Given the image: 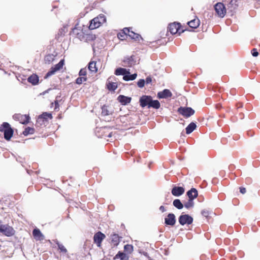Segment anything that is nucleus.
Instances as JSON below:
<instances>
[{
    "instance_id": "1",
    "label": "nucleus",
    "mask_w": 260,
    "mask_h": 260,
    "mask_svg": "<svg viewBox=\"0 0 260 260\" xmlns=\"http://www.w3.org/2000/svg\"><path fill=\"white\" fill-rule=\"evenodd\" d=\"M106 21L105 16L103 14H100L91 20L89 27L90 29L96 28L100 27L101 24L104 23Z\"/></svg>"
},
{
    "instance_id": "2",
    "label": "nucleus",
    "mask_w": 260,
    "mask_h": 260,
    "mask_svg": "<svg viewBox=\"0 0 260 260\" xmlns=\"http://www.w3.org/2000/svg\"><path fill=\"white\" fill-rule=\"evenodd\" d=\"M0 131L4 132V138L7 140H9L12 137L13 131L10 127V125L7 122H4L3 124L0 126Z\"/></svg>"
},
{
    "instance_id": "3",
    "label": "nucleus",
    "mask_w": 260,
    "mask_h": 260,
    "mask_svg": "<svg viewBox=\"0 0 260 260\" xmlns=\"http://www.w3.org/2000/svg\"><path fill=\"white\" fill-rule=\"evenodd\" d=\"M214 9L218 17L223 18L225 16L226 12V9L224 4H223L222 3H217L216 5H215Z\"/></svg>"
},
{
    "instance_id": "4",
    "label": "nucleus",
    "mask_w": 260,
    "mask_h": 260,
    "mask_svg": "<svg viewBox=\"0 0 260 260\" xmlns=\"http://www.w3.org/2000/svg\"><path fill=\"white\" fill-rule=\"evenodd\" d=\"M15 230L14 229L8 224H0V233L4 235L10 237L14 235Z\"/></svg>"
},
{
    "instance_id": "5",
    "label": "nucleus",
    "mask_w": 260,
    "mask_h": 260,
    "mask_svg": "<svg viewBox=\"0 0 260 260\" xmlns=\"http://www.w3.org/2000/svg\"><path fill=\"white\" fill-rule=\"evenodd\" d=\"M178 112L184 117L188 118L194 113V110L190 107H182L178 108Z\"/></svg>"
},
{
    "instance_id": "6",
    "label": "nucleus",
    "mask_w": 260,
    "mask_h": 260,
    "mask_svg": "<svg viewBox=\"0 0 260 260\" xmlns=\"http://www.w3.org/2000/svg\"><path fill=\"white\" fill-rule=\"evenodd\" d=\"M179 222L180 224L183 225L185 224H190L193 221V218L188 214L181 215L179 217Z\"/></svg>"
},
{
    "instance_id": "7",
    "label": "nucleus",
    "mask_w": 260,
    "mask_h": 260,
    "mask_svg": "<svg viewBox=\"0 0 260 260\" xmlns=\"http://www.w3.org/2000/svg\"><path fill=\"white\" fill-rule=\"evenodd\" d=\"M63 64H64V61L63 60H61L57 64H56L54 67H52L51 69V70L50 71H49L47 74L46 75L45 78H47L51 76H52V75L54 74L55 73L59 70L60 69H61L63 66Z\"/></svg>"
},
{
    "instance_id": "8",
    "label": "nucleus",
    "mask_w": 260,
    "mask_h": 260,
    "mask_svg": "<svg viewBox=\"0 0 260 260\" xmlns=\"http://www.w3.org/2000/svg\"><path fill=\"white\" fill-rule=\"evenodd\" d=\"M13 117L14 119L19 121L20 123L23 124L27 123L29 119V116L20 114H15Z\"/></svg>"
},
{
    "instance_id": "9",
    "label": "nucleus",
    "mask_w": 260,
    "mask_h": 260,
    "mask_svg": "<svg viewBox=\"0 0 260 260\" xmlns=\"http://www.w3.org/2000/svg\"><path fill=\"white\" fill-rule=\"evenodd\" d=\"M105 237L106 236L104 234L101 232H99L94 235V242L98 247H100L102 241L105 239Z\"/></svg>"
},
{
    "instance_id": "10",
    "label": "nucleus",
    "mask_w": 260,
    "mask_h": 260,
    "mask_svg": "<svg viewBox=\"0 0 260 260\" xmlns=\"http://www.w3.org/2000/svg\"><path fill=\"white\" fill-rule=\"evenodd\" d=\"M165 223L166 225L174 226L176 223V217L173 213H169L165 218Z\"/></svg>"
},
{
    "instance_id": "11",
    "label": "nucleus",
    "mask_w": 260,
    "mask_h": 260,
    "mask_svg": "<svg viewBox=\"0 0 260 260\" xmlns=\"http://www.w3.org/2000/svg\"><path fill=\"white\" fill-rule=\"evenodd\" d=\"M151 97L148 95H143L140 99V106L144 108L146 106H149Z\"/></svg>"
},
{
    "instance_id": "12",
    "label": "nucleus",
    "mask_w": 260,
    "mask_h": 260,
    "mask_svg": "<svg viewBox=\"0 0 260 260\" xmlns=\"http://www.w3.org/2000/svg\"><path fill=\"white\" fill-rule=\"evenodd\" d=\"M180 23L174 22L169 24L168 29L172 34H176L179 30Z\"/></svg>"
},
{
    "instance_id": "13",
    "label": "nucleus",
    "mask_w": 260,
    "mask_h": 260,
    "mask_svg": "<svg viewBox=\"0 0 260 260\" xmlns=\"http://www.w3.org/2000/svg\"><path fill=\"white\" fill-rule=\"evenodd\" d=\"M185 189L182 187L175 186L172 189V193L176 197H179L184 193Z\"/></svg>"
},
{
    "instance_id": "14",
    "label": "nucleus",
    "mask_w": 260,
    "mask_h": 260,
    "mask_svg": "<svg viewBox=\"0 0 260 260\" xmlns=\"http://www.w3.org/2000/svg\"><path fill=\"white\" fill-rule=\"evenodd\" d=\"M32 235L36 240L42 241L44 239V236L38 229H35L32 231Z\"/></svg>"
},
{
    "instance_id": "15",
    "label": "nucleus",
    "mask_w": 260,
    "mask_h": 260,
    "mask_svg": "<svg viewBox=\"0 0 260 260\" xmlns=\"http://www.w3.org/2000/svg\"><path fill=\"white\" fill-rule=\"evenodd\" d=\"M172 93L169 89H165L161 92H159L157 96L159 99L167 98L172 96Z\"/></svg>"
},
{
    "instance_id": "16",
    "label": "nucleus",
    "mask_w": 260,
    "mask_h": 260,
    "mask_svg": "<svg viewBox=\"0 0 260 260\" xmlns=\"http://www.w3.org/2000/svg\"><path fill=\"white\" fill-rule=\"evenodd\" d=\"M187 196L189 199L193 200L198 197V191L196 188H192L190 190L187 192Z\"/></svg>"
},
{
    "instance_id": "17",
    "label": "nucleus",
    "mask_w": 260,
    "mask_h": 260,
    "mask_svg": "<svg viewBox=\"0 0 260 260\" xmlns=\"http://www.w3.org/2000/svg\"><path fill=\"white\" fill-rule=\"evenodd\" d=\"M118 101L122 105H125L129 103L131 101V98L120 95L117 98Z\"/></svg>"
},
{
    "instance_id": "18",
    "label": "nucleus",
    "mask_w": 260,
    "mask_h": 260,
    "mask_svg": "<svg viewBox=\"0 0 260 260\" xmlns=\"http://www.w3.org/2000/svg\"><path fill=\"white\" fill-rule=\"evenodd\" d=\"M130 74V72L129 71V70H126V69H124V68H117L115 71V74L116 75H123V76H124L125 74Z\"/></svg>"
},
{
    "instance_id": "19",
    "label": "nucleus",
    "mask_w": 260,
    "mask_h": 260,
    "mask_svg": "<svg viewBox=\"0 0 260 260\" xmlns=\"http://www.w3.org/2000/svg\"><path fill=\"white\" fill-rule=\"evenodd\" d=\"M189 27L192 28H197L200 25V20L198 18L194 19L187 22Z\"/></svg>"
},
{
    "instance_id": "20",
    "label": "nucleus",
    "mask_w": 260,
    "mask_h": 260,
    "mask_svg": "<svg viewBox=\"0 0 260 260\" xmlns=\"http://www.w3.org/2000/svg\"><path fill=\"white\" fill-rule=\"evenodd\" d=\"M111 78H108L107 83V87L110 90H115L117 87V83L115 82H112L110 81Z\"/></svg>"
},
{
    "instance_id": "21",
    "label": "nucleus",
    "mask_w": 260,
    "mask_h": 260,
    "mask_svg": "<svg viewBox=\"0 0 260 260\" xmlns=\"http://www.w3.org/2000/svg\"><path fill=\"white\" fill-rule=\"evenodd\" d=\"M111 242L114 245L117 246L119 243V237L117 234H114L111 236Z\"/></svg>"
},
{
    "instance_id": "22",
    "label": "nucleus",
    "mask_w": 260,
    "mask_h": 260,
    "mask_svg": "<svg viewBox=\"0 0 260 260\" xmlns=\"http://www.w3.org/2000/svg\"><path fill=\"white\" fill-rule=\"evenodd\" d=\"M28 81L34 85L38 83L39 81V78L36 75H32L28 78Z\"/></svg>"
},
{
    "instance_id": "23",
    "label": "nucleus",
    "mask_w": 260,
    "mask_h": 260,
    "mask_svg": "<svg viewBox=\"0 0 260 260\" xmlns=\"http://www.w3.org/2000/svg\"><path fill=\"white\" fill-rule=\"evenodd\" d=\"M112 113V112L109 110V108L108 106L104 105L102 107V115L107 116V115L111 114Z\"/></svg>"
},
{
    "instance_id": "24",
    "label": "nucleus",
    "mask_w": 260,
    "mask_h": 260,
    "mask_svg": "<svg viewBox=\"0 0 260 260\" xmlns=\"http://www.w3.org/2000/svg\"><path fill=\"white\" fill-rule=\"evenodd\" d=\"M196 128V124L193 123H190L186 128V133L187 134H189L193 132V131Z\"/></svg>"
},
{
    "instance_id": "25",
    "label": "nucleus",
    "mask_w": 260,
    "mask_h": 260,
    "mask_svg": "<svg viewBox=\"0 0 260 260\" xmlns=\"http://www.w3.org/2000/svg\"><path fill=\"white\" fill-rule=\"evenodd\" d=\"M88 69L91 72L96 73L98 71L96 67V62L94 61H90L88 64Z\"/></svg>"
},
{
    "instance_id": "26",
    "label": "nucleus",
    "mask_w": 260,
    "mask_h": 260,
    "mask_svg": "<svg viewBox=\"0 0 260 260\" xmlns=\"http://www.w3.org/2000/svg\"><path fill=\"white\" fill-rule=\"evenodd\" d=\"M137 76V74H134L132 75L129 74H125L123 77V79L125 81H129V80H135Z\"/></svg>"
},
{
    "instance_id": "27",
    "label": "nucleus",
    "mask_w": 260,
    "mask_h": 260,
    "mask_svg": "<svg viewBox=\"0 0 260 260\" xmlns=\"http://www.w3.org/2000/svg\"><path fill=\"white\" fill-rule=\"evenodd\" d=\"M173 205L178 209H181L183 208V204L179 199H175L173 202Z\"/></svg>"
},
{
    "instance_id": "28",
    "label": "nucleus",
    "mask_w": 260,
    "mask_h": 260,
    "mask_svg": "<svg viewBox=\"0 0 260 260\" xmlns=\"http://www.w3.org/2000/svg\"><path fill=\"white\" fill-rule=\"evenodd\" d=\"M149 107L158 109L160 107V103L157 100H152L151 98L149 108Z\"/></svg>"
},
{
    "instance_id": "29",
    "label": "nucleus",
    "mask_w": 260,
    "mask_h": 260,
    "mask_svg": "<svg viewBox=\"0 0 260 260\" xmlns=\"http://www.w3.org/2000/svg\"><path fill=\"white\" fill-rule=\"evenodd\" d=\"M129 37H131L132 39H134L135 40H139L140 39H142V38L140 35L136 34L133 31H131L129 33Z\"/></svg>"
},
{
    "instance_id": "30",
    "label": "nucleus",
    "mask_w": 260,
    "mask_h": 260,
    "mask_svg": "<svg viewBox=\"0 0 260 260\" xmlns=\"http://www.w3.org/2000/svg\"><path fill=\"white\" fill-rule=\"evenodd\" d=\"M184 206L187 209L192 208L194 206L193 200L188 199V201L184 204Z\"/></svg>"
},
{
    "instance_id": "31",
    "label": "nucleus",
    "mask_w": 260,
    "mask_h": 260,
    "mask_svg": "<svg viewBox=\"0 0 260 260\" xmlns=\"http://www.w3.org/2000/svg\"><path fill=\"white\" fill-rule=\"evenodd\" d=\"M35 132L34 128L30 127H27L25 129V130L23 131V134L25 136H27L29 134H32Z\"/></svg>"
},
{
    "instance_id": "32",
    "label": "nucleus",
    "mask_w": 260,
    "mask_h": 260,
    "mask_svg": "<svg viewBox=\"0 0 260 260\" xmlns=\"http://www.w3.org/2000/svg\"><path fill=\"white\" fill-rule=\"evenodd\" d=\"M52 115L50 113H48L46 112H45L43 113L42 115L39 116V119H47L48 118L51 119L52 118Z\"/></svg>"
},
{
    "instance_id": "33",
    "label": "nucleus",
    "mask_w": 260,
    "mask_h": 260,
    "mask_svg": "<svg viewBox=\"0 0 260 260\" xmlns=\"http://www.w3.org/2000/svg\"><path fill=\"white\" fill-rule=\"evenodd\" d=\"M123 62L127 64L128 66H132L134 64V62L133 61V57L131 56L130 57H128L125 59L123 60Z\"/></svg>"
},
{
    "instance_id": "34",
    "label": "nucleus",
    "mask_w": 260,
    "mask_h": 260,
    "mask_svg": "<svg viewBox=\"0 0 260 260\" xmlns=\"http://www.w3.org/2000/svg\"><path fill=\"white\" fill-rule=\"evenodd\" d=\"M87 80V78L85 77H82V76H80V77H78L76 80V83L78 84H82L83 82H85Z\"/></svg>"
},
{
    "instance_id": "35",
    "label": "nucleus",
    "mask_w": 260,
    "mask_h": 260,
    "mask_svg": "<svg viewBox=\"0 0 260 260\" xmlns=\"http://www.w3.org/2000/svg\"><path fill=\"white\" fill-rule=\"evenodd\" d=\"M56 244L58 246V249L61 252L65 253H67V250L66 249V248L64 247V246L62 244L59 243L58 242H56Z\"/></svg>"
},
{
    "instance_id": "36",
    "label": "nucleus",
    "mask_w": 260,
    "mask_h": 260,
    "mask_svg": "<svg viewBox=\"0 0 260 260\" xmlns=\"http://www.w3.org/2000/svg\"><path fill=\"white\" fill-rule=\"evenodd\" d=\"M138 86L140 88H142L145 85V81L144 79H140L138 81L137 83Z\"/></svg>"
},
{
    "instance_id": "37",
    "label": "nucleus",
    "mask_w": 260,
    "mask_h": 260,
    "mask_svg": "<svg viewBox=\"0 0 260 260\" xmlns=\"http://www.w3.org/2000/svg\"><path fill=\"white\" fill-rule=\"evenodd\" d=\"M79 75L80 76L85 77L86 75V70L85 69H81Z\"/></svg>"
},
{
    "instance_id": "38",
    "label": "nucleus",
    "mask_w": 260,
    "mask_h": 260,
    "mask_svg": "<svg viewBox=\"0 0 260 260\" xmlns=\"http://www.w3.org/2000/svg\"><path fill=\"white\" fill-rule=\"evenodd\" d=\"M133 246L131 245H126L124 246V249L125 251H128V252H131L133 250Z\"/></svg>"
},
{
    "instance_id": "39",
    "label": "nucleus",
    "mask_w": 260,
    "mask_h": 260,
    "mask_svg": "<svg viewBox=\"0 0 260 260\" xmlns=\"http://www.w3.org/2000/svg\"><path fill=\"white\" fill-rule=\"evenodd\" d=\"M119 257L121 260H127V256L124 253H121L119 254Z\"/></svg>"
},
{
    "instance_id": "40",
    "label": "nucleus",
    "mask_w": 260,
    "mask_h": 260,
    "mask_svg": "<svg viewBox=\"0 0 260 260\" xmlns=\"http://www.w3.org/2000/svg\"><path fill=\"white\" fill-rule=\"evenodd\" d=\"M252 54L253 56L256 57L258 55V52L257 51L256 49H253L252 50Z\"/></svg>"
},
{
    "instance_id": "41",
    "label": "nucleus",
    "mask_w": 260,
    "mask_h": 260,
    "mask_svg": "<svg viewBox=\"0 0 260 260\" xmlns=\"http://www.w3.org/2000/svg\"><path fill=\"white\" fill-rule=\"evenodd\" d=\"M123 33L125 34V35H128L129 36V33L131 32V31H130L129 29L128 28H124L123 30Z\"/></svg>"
},
{
    "instance_id": "42",
    "label": "nucleus",
    "mask_w": 260,
    "mask_h": 260,
    "mask_svg": "<svg viewBox=\"0 0 260 260\" xmlns=\"http://www.w3.org/2000/svg\"><path fill=\"white\" fill-rule=\"evenodd\" d=\"M202 214L205 217H207L209 215V212L207 210H204L202 211Z\"/></svg>"
},
{
    "instance_id": "43",
    "label": "nucleus",
    "mask_w": 260,
    "mask_h": 260,
    "mask_svg": "<svg viewBox=\"0 0 260 260\" xmlns=\"http://www.w3.org/2000/svg\"><path fill=\"white\" fill-rule=\"evenodd\" d=\"M235 2H236V1H230V2L229 3V5H231V6H233L234 5H235V6L234 7V9H235L236 8V5L235 4ZM228 7L229 8H230L231 7V6H228Z\"/></svg>"
},
{
    "instance_id": "44",
    "label": "nucleus",
    "mask_w": 260,
    "mask_h": 260,
    "mask_svg": "<svg viewBox=\"0 0 260 260\" xmlns=\"http://www.w3.org/2000/svg\"><path fill=\"white\" fill-rule=\"evenodd\" d=\"M240 191L241 193L244 194L246 192V188L244 187H240Z\"/></svg>"
},
{
    "instance_id": "45",
    "label": "nucleus",
    "mask_w": 260,
    "mask_h": 260,
    "mask_svg": "<svg viewBox=\"0 0 260 260\" xmlns=\"http://www.w3.org/2000/svg\"><path fill=\"white\" fill-rule=\"evenodd\" d=\"M151 81H152V79L150 77H147L146 79V82L147 84H149V83H151Z\"/></svg>"
},
{
    "instance_id": "46",
    "label": "nucleus",
    "mask_w": 260,
    "mask_h": 260,
    "mask_svg": "<svg viewBox=\"0 0 260 260\" xmlns=\"http://www.w3.org/2000/svg\"><path fill=\"white\" fill-rule=\"evenodd\" d=\"M159 210L162 212H164L165 211H166V209L163 206H161L159 207Z\"/></svg>"
},
{
    "instance_id": "47",
    "label": "nucleus",
    "mask_w": 260,
    "mask_h": 260,
    "mask_svg": "<svg viewBox=\"0 0 260 260\" xmlns=\"http://www.w3.org/2000/svg\"><path fill=\"white\" fill-rule=\"evenodd\" d=\"M49 58H51V56H47L45 57V60H48Z\"/></svg>"
},
{
    "instance_id": "48",
    "label": "nucleus",
    "mask_w": 260,
    "mask_h": 260,
    "mask_svg": "<svg viewBox=\"0 0 260 260\" xmlns=\"http://www.w3.org/2000/svg\"><path fill=\"white\" fill-rule=\"evenodd\" d=\"M58 105V104L57 102H55V106L56 107Z\"/></svg>"
},
{
    "instance_id": "49",
    "label": "nucleus",
    "mask_w": 260,
    "mask_h": 260,
    "mask_svg": "<svg viewBox=\"0 0 260 260\" xmlns=\"http://www.w3.org/2000/svg\"><path fill=\"white\" fill-rule=\"evenodd\" d=\"M111 136V134H109V137H110Z\"/></svg>"
}]
</instances>
